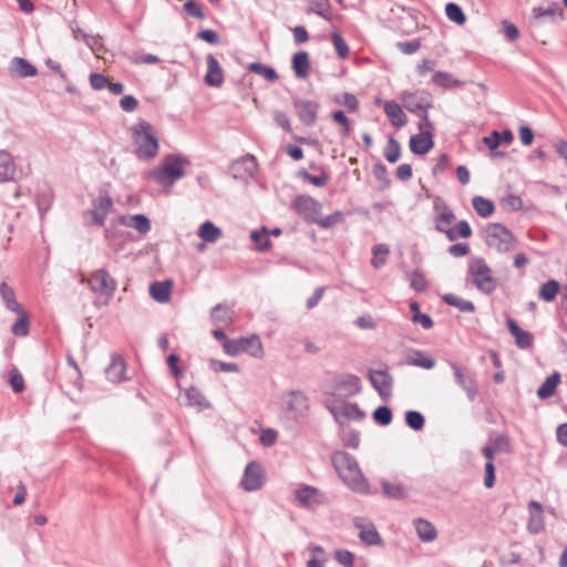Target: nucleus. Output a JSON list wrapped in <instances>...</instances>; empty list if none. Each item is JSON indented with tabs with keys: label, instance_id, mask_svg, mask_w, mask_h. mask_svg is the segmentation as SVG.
<instances>
[{
	"label": "nucleus",
	"instance_id": "nucleus-1",
	"mask_svg": "<svg viewBox=\"0 0 567 567\" xmlns=\"http://www.w3.org/2000/svg\"><path fill=\"white\" fill-rule=\"evenodd\" d=\"M189 164L188 157L182 154H168L159 166L148 172L147 176L158 185L169 188L185 176L184 168Z\"/></svg>",
	"mask_w": 567,
	"mask_h": 567
},
{
	"label": "nucleus",
	"instance_id": "nucleus-2",
	"mask_svg": "<svg viewBox=\"0 0 567 567\" xmlns=\"http://www.w3.org/2000/svg\"><path fill=\"white\" fill-rule=\"evenodd\" d=\"M331 462L340 478L353 491L364 492L368 483L362 475L357 460L344 451H337L331 456Z\"/></svg>",
	"mask_w": 567,
	"mask_h": 567
},
{
	"label": "nucleus",
	"instance_id": "nucleus-3",
	"mask_svg": "<svg viewBox=\"0 0 567 567\" xmlns=\"http://www.w3.org/2000/svg\"><path fill=\"white\" fill-rule=\"evenodd\" d=\"M132 137L136 146L135 155L140 159H152L158 154V140L151 123L141 120L132 127Z\"/></svg>",
	"mask_w": 567,
	"mask_h": 567
},
{
	"label": "nucleus",
	"instance_id": "nucleus-4",
	"mask_svg": "<svg viewBox=\"0 0 567 567\" xmlns=\"http://www.w3.org/2000/svg\"><path fill=\"white\" fill-rule=\"evenodd\" d=\"M467 276L472 279V284L475 288L484 295H492L497 287L492 269L482 257H473L470 259Z\"/></svg>",
	"mask_w": 567,
	"mask_h": 567
},
{
	"label": "nucleus",
	"instance_id": "nucleus-5",
	"mask_svg": "<svg viewBox=\"0 0 567 567\" xmlns=\"http://www.w3.org/2000/svg\"><path fill=\"white\" fill-rule=\"evenodd\" d=\"M485 244L498 252H508L515 248L514 234L499 223H491L484 229Z\"/></svg>",
	"mask_w": 567,
	"mask_h": 567
},
{
	"label": "nucleus",
	"instance_id": "nucleus-6",
	"mask_svg": "<svg viewBox=\"0 0 567 567\" xmlns=\"http://www.w3.org/2000/svg\"><path fill=\"white\" fill-rule=\"evenodd\" d=\"M308 410V396L300 390H291L281 399V411L290 420L298 421L302 419Z\"/></svg>",
	"mask_w": 567,
	"mask_h": 567
},
{
	"label": "nucleus",
	"instance_id": "nucleus-7",
	"mask_svg": "<svg viewBox=\"0 0 567 567\" xmlns=\"http://www.w3.org/2000/svg\"><path fill=\"white\" fill-rule=\"evenodd\" d=\"M224 351L236 357L243 352H247L255 358H261L264 354L262 344L259 337L252 334L246 338L230 339L223 343Z\"/></svg>",
	"mask_w": 567,
	"mask_h": 567
},
{
	"label": "nucleus",
	"instance_id": "nucleus-8",
	"mask_svg": "<svg viewBox=\"0 0 567 567\" xmlns=\"http://www.w3.org/2000/svg\"><path fill=\"white\" fill-rule=\"evenodd\" d=\"M293 495L299 506L310 511H313L318 506L324 505L328 502V498L322 491L307 484L299 486L295 491Z\"/></svg>",
	"mask_w": 567,
	"mask_h": 567
},
{
	"label": "nucleus",
	"instance_id": "nucleus-9",
	"mask_svg": "<svg viewBox=\"0 0 567 567\" xmlns=\"http://www.w3.org/2000/svg\"><path fill=\"white\" fill-rule=\"evenodd\" d=\"M400 100L403 107L414 115L429 111L433 106L432 96L426 91H403L400 94Z\"/></svg>",
	"mask_w": 567,
	"mask_h": 567
},
{
	"label": "nucleus",
	"instance_id": "nucleus-10",
	"mask_svg": "<svg viewBox=\"0 0 567 567\" xmlns=\"http://www.w3.org/2000/svg\"><path fill=\"white\" fill-rule=\"evenodd\" d=\"M362 385L359 377L354 374H340L334 379L332 395L346 401L361 392Z\"/></svg>",
	"mask_w": 567,
	"mask_h": 567
},
{
	"label": "nucleus",
	"instance_id": "nucleus-11",
	"mask_svg": "<svg viewBox=\"0 0 567 567\" xmlns=\"http://www.w3.org/2000/svg\"><path fill=\"white\" fill-rule=\"evenodd\" d=\"M87 284L91 291L107 298L113 297L116 290L115 279L105 269H97L93 271Z\"/></svg>",
	"mask_w": 567,
	"mask_h": 567
},
{
	"label": "nucleus",
	"instance_id": "nucleus-12",
	"mask_svg": "<svg viewBox=\"0 0 567 567\" xmlns=\"http://www.w3.org/2000/svg\"><path fill=\"white\" fill-rule=\"evenodd\" d=\"M449 364L453 371L457 385L466 393L470 401H474L478 393L474 373L466 368L460 367L453 361Z\"/></svg>",
	"mask_w": 567,
	"mask_h": 567
},
{
	"label": "nucleus",
	"instance_id": "nucleus-13",
	"mask_svg": "<svg viewBox=\"0 0 567 567\" xmlns=\"http://www.w3.org/2000/svg\"><path fill=\"white\" fill-rule=\"evenodd\" d=\"M328 410L333 415L339 425H344L346 421L354 420L362 421L365 413L359 408L357 403H348L342 401L341 405H328Z\"/></svg>",
	"mask_w": 567,
	"mask_h": 567
},
{
	"label": "nucleus",
	"instance_id": "nucleus-14",
	"mask_svg": "<svg viewBox=\"0 0 567 567\" xmlns=\"http://www.w3.org/2000/svg\"><path fill=\"white\" fill-rule=\"evenodd\" d=\"M292 105L295 107L296 114L299 121L307 125L311 126L316 123L318 117L319 103L311 100L301 99L299 96L292 97Z\"/></svg>",
	"mask_w": 567,
	"mask_h": 567
},
{
	"label": "nucleus",
	"instance_id": "nucleus-15",
	"mask_svg": "<svg viewBox=\"0 0 567 567\" xmlns=\"http://www.w3.org/2000/svg\"><path fill=\"white\" fill-rule=\"evenodd\" d=\"M369 380L382 400L391 398L393 377L386 370H370Z\"/></svg>",
	"mask_w": 567,
	"mask_h": 567
},
{
	"label": "nucleus",
	"instance_id": "nucleus-16",
	"mask_svg": "<svg viewBox=\"0 0 567 567\" xmlns=\"http://www.w3.org/2000/svg\"><path fill=\"white\" fill-rule=\"evenodd\" d=\"M296 212L306 220L315 223L320 212V203L307 195H299L293 202Z\"/></svg>",
	"mask_w": 567,
	"mask_h": 567
},
{
	"label": "nucleus",
	"instance_id": "nucleus-17",
	"mask_svg": "<svg viewBox=\"0 0 567 567\" xmlns=\"http://www.w3.org/2000/svg\"><path fill=\"white\" fill-rule=\"evenodd\" d=\"M264 485V472L261 466L257 462H249L246 465L244 476L241 480V486L247 492L259 489Z\"/></svg>",
	"mask_w": 567,
	"mask_h": 567
},
{
	"label": "nucleus",
	"instance_id": "nucleus-18",
	"mask_svg": "<svg viewBox=\"0 0 567 567\" xmlns=\"http://www.w3.org/2000/svg\"><path fill=\"white\" fill-rule=\"evenodd\" d=\"M113 207V200L107 193H101L99 197L93 202V210L90 213L93 215V224L103 226L107 214Z\"/></svg>",
	"mask_w": 567,
	"mask_h": 567
},
{
	"label": "nucleus",
	"instance_id": "nucleus-19",
	"mask_svg": "<svg viewBox=\"0 0 567 567\" xmlns=\"http://www.w3.org/2000/svg\"><path fill=\"white\" fill-rule=\"evenodd\" d=\"M506 326L509 333L515 339V344L523 350L529 349L534 344V336L529 331L523 330L518 323L512 319L507 318Z\"/></svg>",
	"mask_w": 567,
	"mask_h": 567
},
{
	"label": "nucleus",
	"instance_id": "nucleus-20",
	"mask_svg": "<svg viewBox=\"0 0 567 567\" xmlns=\"http://www.w3.org/2000/svg\"><path fill=\"white\" fill-rule=\"evenodd\" d=\"M354 526L360 530L359 538L367 545H380L382 538L372 523L365 522L363 518H355Z\"/></svg>",
	"mask_w": 567,
	"mask_h": 567
},
{
	"label": "nucleus",
	"instance_id": "nucleus-21",
	"mask_svg": "<svg viewBox=\"0 0 567 567\" xmlns=\"http://www.w3.org/2000/svg\"><path fill=\"white\" fill-rule=\"evenodd\" d=\"M207 73L205 75V83L213 87H219L224 82L223 69L219 62L213 54H208L206 58Z\"/></svg>",
	"mask_w": 567,
	"mask_h": 567
},
{
	"label": "nucleus",
	"instance_id": "nucleus-22",
	"mask_svg": "<svg viewBox=\"0 0 567 567\" xmlns=\"http://www.w3.org/2000/svg\"><path fill=\"white\" fill-rule=\"evenodd\" d=\"M53 190L47 183H41L37 187L35 204L41 218L50 209L53 202Z\"/></svg>",
	"mask_w": 567,
	"mask_h": 567
},
{
	"label": "nucleus",
	"instance_id": "nucleus-23",
	"mask_svg": "<svg viewBox=\"0 0 567 567\" xmlns=\"http://www.w3.org/2000/svg\"><path fill=\"white\" fill-rule=\"evenodd\" d=\"M529 518L527 529L530 534H538L544 529L543 507L537 501L528 503Z\"/></svg>",
	"mask_w": 567,
	"mask_h": 567
},
{
	"label": "nucleus",
	"instance_id": "nucleus-24",
	"mask_svg": "<svg viewBox=\"0 0 567 567\" xmlns=\"http://www.w3.org/2000/svg\"><path fill=\"white\" fill-rule=\"evenodd\" d=\"M434 209L435 212H437V215L435 216L434 219L435 229L437 231L449 227L456 218L455 214L441 199L435 200Z\"/></svg>",
	"mask_w": 567,
	"mask_h": 567
},
{
	"label": "nucleus",
	"instance_id": "nucleus-25",
	"mask_svg": "<svg viewBox=\"0 0 567 567\" xmlns=\"http://www.w3.org/2000/svg\"><path fill=\"white\" fill-rule=\"evenodd\" d=\"M433 145V134L431 132L419 133L410 138V150L416 155L426 154Z\"/></svg>",
	"mask_w": 567,
	"mask_h": 567
},
{
	"label": "nucleus",
	"instance_id": "nucleus-26",
	"mask_svg": "<svg viewBox=\"0 0 567 567\" xmlns=\"http://www.w3.org/2000/svg\"><path fill=\"white\" fill-rule=\"evenodd\" d=\"M383 110L393 126L403 127L408 123V117L402 106L395 101H386L383 105Z\"/></svg>",
	"mask_w": 567,
	"mask_h": 567
},
{
	"label": "nucleus",
	"instance_id": "nucleus-27",
	"mask_svg": "<svg viewBox=\"0 0 567 567\" xmlns=\"http://www.w3.org/2000/svg\"><path fill=\"white\" fill-rule=\"evenodd\" d=\"M125 370L126 367L123 359L117 354H113L111 363L105 369V374L111 382L118 383L125 379Z\"/></svg>",
	"mask_w": 567,
	"mask_h": 567
},
{
	"label": "nucleus",
	"instance_id": "nucleus-28",
	"mask_svg": "<svg viewBox=\"0 0 567 567\" xmlns=\"http://www.w3.org/2000/svg\"><path fill=\"white\" fill-rule=\"evenodd\" d=\"M172 287L173 282L171 280L154 281L151 284L148 291L155 301L165 303L171 299Z\"/></svg>",
	"mask_w": 567,
	"mask_h": 567
},
{
	"label": "nucleus",
	"instance_id": "nucleus-29",
	"mask_svg": "<svg viewBox=\"0 0 567 567\" xmlns=\"http://www.w3.org/2000/svg\"><path fill=\"white\" fill-rule=\"evenodd\" d=\"M292 70L295 75L298 79H307L310 73V59L309 54L306 51H299L293 54L292 60Z\"/></svg>",
	"mask_w": 567,
	"mask_h": 567
},
{
	"label": "nucleus",
	"instance_id": "nucleus-30",
	"mask_svg": "<svg viewBox=\"0 0 567 567\" xmlns=\"http://www.w3.org/2000/svg\"><path fill=\"white\" fill-rule=\"evenodd\" d=\"M413 524H414L416 534L422 542L431 543L436 539L437 530L431 522H429L424 518H416L413 522Z\"/></svg>",
	"mask_w": 567,
	"mask_h": 567
},
{
	"label": "nucleus",
	"instance_id": "nucleus-31",
	"mask_svg": "<svg viewBox=\"0 0 567 567\" xmlns=\"http://www.w3.org/2000/svg\"><path fill=\"white\" fill-rule=\"evenodd\" d=\"M561 381L559 372H554L545 379L543 384L537 390V396L542 400L553 396L556 392L558 384Z\"/></svg>",
	"mask_w": 567,
	"mask_h": 567
},
{
	"label": "nucleus",
	"instance_id": "nucleus-32",
	"mask_svg": "<svg viewBox=\"0 0 567 567\" xmlns=\"http://www.w3.org/2000/svg\"><path fill=\"white\" fill-rule=\"evenodd\" d=\"M210 319L215 324L224 327L230 326L234 322L233 311L225 305H216L210 312Z\"/></svg>",
	"mask_w": 567,
	"mask_h": 567
},
{
	"label": "nucleus",
	"instance_id": "nucleus-33",
	"mask_svg": "<svg viewBox=\"0 0 567 567\" xmlns=\"http://www.w3.org/2000/svg\"><path fill=\"white\" fill-rule=\"evenodd\" d=\"M11 70L20 78H31L37 75V68L23 58H13L11 61Z\"/></svg>",
	"mask_w": 567,
	"mask_h": 567
},
{
	"label": "nucleus",
	"instance_id": "nucleus-34",
	"mask_svg": "<svg viewBox=\"0 0 567 567\" xmlns=\"http://www.w3.org/2000/svg\"><path fill=\"white\" fill-rule=\"evenodd\" d=\"M0 295H1V298H2L6 307L10 311H12V312L22 311L23 308L17 301L16 293H14L13 289L11 287H9L7 285V282H4V281H2L0 284Z\"/></svg>",
	"mask_w": 567,
	"mask_h": 567
},
{
	"label": "nucleus",
	"instance_id": "nucleus-35",
	"mask_svg": "<svg viewBox=\"0 0 567 567\" xmlns=\"http://www.w3.org/2000/svg\"><path fill=\"white\" fill-rule=\"evenodd\" d=\"M556 16L563 17V9L558 3H550L546 8L537 7L533 9V18L535 20L549 19L555 21Z\"/></svg>",
	"mask_w": 567,
	"mask_h": 567
},
{
	"label": "nucleus",
	"instance_id": "nucleus-36",
	"mask_svg": "<svg viewBox=\"0 0 567 567\" xmlns=\"http://www.w3.org/2000/svg\"><path fill=\"white\" fill-rule=\"evenodd\" d=\"M339 436L346 447L355 450L360 445V433L352 427L340 425Z\"/></svg>",
	"mask_w": 567,
	"mask_h": 567
},
{
	"label": "nucleus",
	"instance_id": "nucleus-37",
	"mask_svg": "<svg viewBox=\"0 0 567 567\" xmlns=\"http://www.w3.org/2000/svg\"><path fill=\"white\" fill-rule=\"evenodd\" d=\"M16 167L12 156L4 151H0V183L12 178Z\"/></svg>",
	"mask_w": 567,
	"mask_h": 567
},
{
	"label": "nucleus",
	"instance_id": "nucleus-38",
	"mask_svg": "<svg viewBox=\"0 0 567 567\" xmlns=\"http://www.w3.org/2000/svg\"><path fill=\"white\" fill-rule=\"evenodd\" d=\"M513 141V133L508 130L502 133L494 131L489 136L484 137V143L489 150H495L502 143L509 144Z\"/></svg>",
	"mask_w": 567,
	"mask_h": 567
},
{
	"label": "nucleus",
	"instance_id": "nucleus-39",
	"mask_svg": "<svg viewBox=\"0 0 567 567\" xmlns=\"http://www.w3.org/2000/svg\"><path fill=\"white\" fill-rule=\"evenodd\" d=\"M221 229L207 220L199 227L198 235L206 243H215L221 237Z\"/></svg>",
	"mask_w": 567,
	"mask_h": 567
},
{
	"label": "nucleus",
	"instance_id": "nucleus-40",
	"mask_svg": "<svg viewBox=\"0 0 567 567\" xmlns=\"http://www.w3.org/2000/svg\"><path fill=\"white\" fill-rule=\"evenodd\" d=\"M186 403L189 406H197L199 410L210 406L203 393L197 388H189L185 392Z\"/></svg>",
	"mask_w": 567,
	"mask_h": 567
},
{
	"label": "nucleus",
	"instance_id": "nucleus-41",
	"mask_svg": "<svg viewBox=\"0 0 567 567\" xmlns=\"http://www.w3.org/2000/svg\"><path fill=\"white\" fill-rule=\"evenodd\" d=\"M442 299L446 305L457 308L461 312L472 313L475 311V305L472 301L464 300L456 295L446 293Z\"/></svg>",
	"mask_w": 567,
	"mask_h": 567
},
{
	"label": "nucleus",
	"instance_id": "nucleus-42",
	"mask_svg": "<svg viewBox=\"0 0 567 567\" xmlns=\"http://www.w3.org/2000/svg\"><path fill=\"white\" fill-rule=\"evenodd\" d=\"M472 205L477 215L483 218L491 216L495 210V206L492 200L478 195L473 197Z\"/></svg>",
	"mask_w": 567,
	"mask_h": 567
},
{
	"label": "nucleus",
	"instance_id": "nucleus-43",
	"mask_svg": "<svg viewBox=\"0 0 567 567\" xmlns=\"http://www.w3.org/2000/svg\"><path fill=\"white\" fill-rule=\"evenodd\" d=\"M560 290V285L555 279H549L545 284H543L539 288L538 296L542 300L546 302H550L555 300L556 296Z\"/></svg>",
	"mask_w": 567,
	"mask_h": 567
},
{
	"label": "nucleus",
	"instance_id": "nucleus-44",
	"mask_svg": "<svg viewBox=\"0 0 567 567\" xmlns=\"http://www.w3.org/2000/svg\"><path fill=\"white\" fill-rule=\"evenodd\" d=\"M248 70L252 73H256L262 76L268 82H276L278 80V74L276 70L269 65H265L260 62H251L248 65Z\"/></svg>",
	"mask_w": 567,
	"mask_h": 567
},
{
	"label": "nucleus",
	"instance_id": "nucleus-45",
	"mask_svg": "<svg viewBox=\"0 0 567 567\" xmlns=\"http://www.w3.org/2000/svg\"><path fill=\"white\" fill-rule=\"evenodd\" d=\"M250 238L255 243L256 249L258 251L265 252V251L269 250L271 247V241L268 238V233H267L266 227H262L260 230L251 231Z\"/></svg>",
	"mask_w": 567,
	"mask_h": 567
},
{
	"label": "nucleus",
	"instance_id": "nucleus-46",
	"mask_svg": "<svg viewBox=\"0 0 567 567\" xmlns=\"http://www.w3.org/2000/svg\"><path fill=\"white\" fill-rule=\"evenodd\" d=\"M406 363L413 367H420L423 369H432L435 365V361L425 355L421 350H414L413 357L408 358Z\"/></svg>",
	"mask_w": 567,
	"mask_h": 567
},
{
	"label": "nucleus",
	"instance_id": "nucleus-47",
	"mask_svg": "<svg viewBox=\"0 0 567 567\" xmlns=\"http://www.w3.org/2000/svg\"><path fill=\"white\" fill-rule=\"evenodd\" d=\"M385 159L390 163H395L401 157L400 143L394 137H389L386 145L383 151Z\"/></svg>",
	"mask_w": 567,
	"mask_h": 567
},
{
	"label": "nucleus",
	"instance_id": "nucleus-48",
	"mask_svg": "<svg viewBox=\"0 0 567 567\" xmlns=\"http://www.w3.org/2000/svg\"><path fill=\"white\" fill-rule=\"evenodd\" d=\"M372 254L373 257L371 259V265L375 269H379L385 264L386 257L389 255V248L386 245L379 244L373 247Z\"/></svg>",
	"mask_w": 567,
	"mask_h": 567
},
{
	"label": "nucleus",
	"instance_id": "nucleus-49",
	"mask_svg": "<svg viewBox=\"0 0 567 567\" xmlns=\"http://www.w3.org/2000/svg\"><path fill=\"white\" fill-rule=\"evenodd\" d=\"M382 492L390 498L400 499L405 496L404 489L401 484L392 483L389 481H381Z\"/></svg>",
	"mask_w": 567,
	"mask_h": 567
},
{
	"label": "nucleus",
	"instance_id": "nucleus-50",
	"mask_svg": "<svg viewBox=\"0 0 567 567\" xmlns=\"http://www.w3.org/2000/svg\"><path fill=\"white\" fill-rule=\"evenodd\" d=\"M16 313L19 315V318L13 323L11 331L14 336L24 337L29 332L28 315L24 309H22V311H17Z\"/></svg>",
	"mask_w": 567,
	"mask_h": 567
},
{
	"label": "nucleus",
	"instance_id": "nucleus-51",
	"mask_svg": "<svg viewBox=\"0 0 567 567\" xmlns=\"http://www.w3.org/2000/svg\"><path fill=\"white\" fill-rule=\"evenodd\" d=\"M432 81L434 84H436L441 87H444V89L457 86L461 84V82L457 80H454L450 73L443 72V71H436L432 76Z\"/></svg>",
	"mask_w": 567,
	"mask_h": 567
},
{
	"label": "nucleus",
	"instance_id": "nucleus-52",
	"mask_svg": "<svg viewBox=\"0 0 567 567\" xmlns=\"http://www.w3.org/2000/svg\"><path fill=\"white\" fill-rule=\"evenodd\" d=\"M445 13L451 21H453L460 25L464 24L466 21V17H465L462 8L456 3H453V2L447 3L445 7Z\"/></svg>",
	"mask_w": 567,
	"mask_h": 567
},
{
	"label": "nucleus",
	"instance_id": "nucleus-53",
	"mask_svg": "<svg viewBox=\"0 0 567 567\" xmlns=\"http://www.w3.org/2000/svg\"><path fill=\"white\" fill-rule=\"evenodd\" d=\"M298 176L317 187L324 186L329 181L328 174L323 171L320 175H311L306 169H301L298 172Z\"/></svg>",
	"mask_w": 567,
	"mask_h": 567
},
{
	"label": "nucleus",
	"instance_id": "nucleus-54",
	"mask_svg": "<svg viewBox=\"0 0 567 567\" xmlns=\"http://www.w3.org/2000/svg\"><path fill=\"white\" fill-rule=\"evenodd\" d=\"M405 423L412 430L421 431L424 427L425 419L422 413L410 410L405 413Z\"/></svg>",
	"mask_w": 567,
	"mask_h": 567
},
{
	"label": "nucleus",
	"instance_id": "nucleus-55",
	"mask_svg": "<svg viewBox=\"0 0 567 567\" xmlns=\"http://www.w3.org/2000/svg\"><path fill=\"white\" fill-rule=\"evenodd\" d=\"M372 416L373 420L382 426L389 425L392 422V411L385 405L377 408Z\"/></svg>",
	"mask_w": 567,
	"mask_h": 567
},
{
	"label": "nucleus",
	"instance_id": "nucleus-56",
	"mask_svg": "<svg viewBox=\"0 0 567 567\" xmlns=\"http://www.w3.org/2000/svg\"><path fill=\"white\" fill-rule=\"evenodd\" d=\"M343 219V214L339 210L320 218L317 217V220H315L316 224H318L321 228L328 229L333 227L334 225L341 223Z\"/></svg>",
	"mask_w": 567,
	"mask_h": 567
},
{
	"label": "nucleus",
	"instance_id": "nucleus-57",
	"mask_svg": "<svg viewBox=\"0 0 567 567\" xmlns=\"http://www.w3.org/2000/svg\"><path fill=\"white\" fill-rule=\"evenodd\" d=\"M331 40L338 56L340 59H346L349 55V47L343 37L339 32H332Z\"/></svg>",
	"mask_w": 567,
	"mask_h": 567
},
{
	"label": "nucleus",
	"instance_id": "nucleus-58",
	"mask_svg": "<svg viewBox=\"0 0 567 567\" xmlns=\"http://www.w3.org/2000/svg\"><path fill=\"white\" fill-rule=\"evenodd\" d=\"M331 117L334 122L339 123L342 126L340 134L344 137H348L350 135L351 127H350V121L346 116L344 112L341 110L333 111L331 114Z\"/></svg>",
	"mask_w": 567,
	"mask_h": 567
},
{
	"label": "nucleus",
	"instance_id": "nucleus-59",
	"mask_svg": "<svg viewBox=\"0 0 567 567\" xmlns=\"http://www.w3.org/2000/svg\"><path fill=\"white\" fill-rule=\"evenodd\" d=\"M132 228L136 229L140 234L145 235L151 230V221L143 214L133 215Z\"/></svg>",
	"mask_w": 567,
	"mask_h": 567
},
{
	"label": "nucleus",
	"instance_id": "nucleus-60",
	"mask_svg": "<svg viewBox=\"0 0 567 567\" xmlns=\"http://www.w3.org/2000/svg\"><path fill=\"white\" fill-rule=\"evenodd\" d=\"M410 286L417 292H422L426 289V280L422 272L415 270L410 275Z\"/></svg>",
	"mask_w": 567,
	"mask_h": 567
},
{
	"label": "nucleus",
	"instance_id": "nucleus-61",
	"mask_svg": "<svg viewBox=\"0 0 567 567\" xmlns=\"http://www.w3.org/2000/svg\"><path fill=\"white\" fill-rule=\"evenodd\" d=\"M272 116H274L275 123L279 127H281L287 133H291L292 127H291V124H290V120H289V116L285 112L279 111V110H275L272 112Z\"/></svg>",
	"mask_w": 567,
	"mask_h": 567
},
{
	"label": "nucleus",
	"instance_id": "nucleus-62",
	"mask_svg": "<svg viewBox=\"0 0 567 567\" xmlns=\"http://www.w3.org/2000/svg\"><path fill=\"white\" fill-rule=\"evenodd\" d=\"M334 559L344 567L354 566V555L347 549H339L334 553Z\"/></svg>",
	"mask_w": 567,
	"mask_h": 567
},
{
	"label": "nucleus",
	"instance_id": "nucleus-63",
	"mask_svg": "<svg viewBox=\"0 0 567 567\" xmlns=\"http://www.w3.org/2000/svg\"><path fill=\"white\" fill-rule=\"evenodd\" d=\"M336 102L343 104L350 112H355L359 109V101L352 93H343L341 100L336 97Z\"/></svg>",
	"mask_w": 567,
	"mask_h": 567
},
{
	"label": "nucleus",
	"instance_id": "nucleus-64",
	"mask_svg": "<svg viewBox=\"0 0 567 567\" xmlns=\"http://www.w3.org/2000/svg\"><path fill=\"white\" fill-rule=\"evenodd\" d=\"M9 382L16 393H19L24 389V380L17 369L10 371Z\"/></svg>",
	"mask_w": 567,
	"mask_h": 567
}]
</instances>
